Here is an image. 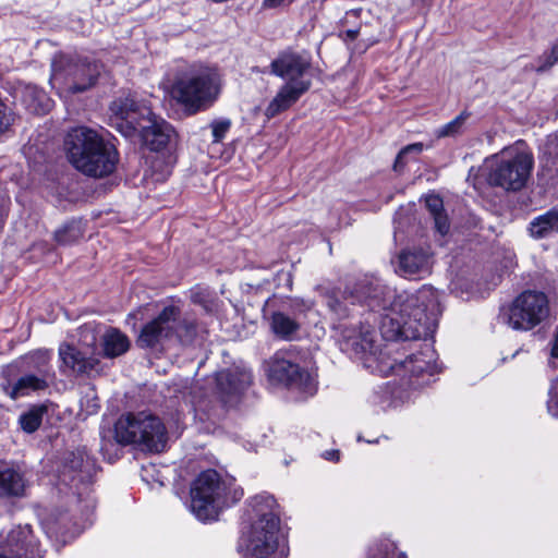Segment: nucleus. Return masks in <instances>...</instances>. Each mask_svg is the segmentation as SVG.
Returning a JSON list of instances; mask_svg holds the SVG:
<instances>
[{"label":"nucleus","mask_w":558,"mask_h":558,"mask_svg":"<svg viewBox=\"0 0 558 558\" xmlns=\"http://www.w3.org/2000/svg\"><path fill=\"white\" fill-rule=\"evenodd\" d=\"M337 322L340 350L381 376L402 377L411 388L432 383L440 372L430 341L440 314L439 295L430 286L396 293L367 277L344 290L319 287Z\"/></svg>","instance_id":"nucleus-1"},{"label":"nucleus","mask_w":558,"mask_h":558,"mask_svg":"<svg viewBox=\"0 0 558 558\" xmlns=\"http://www.w3.org/2000/svg\"><path fill=\"white\" fill-rule=\"evenodd\" d=\"M251 524L238 543V551L248 558H287V536L280 526L279 505L274 496L262 493L252 497Z\"/></svg>","instance_id":"nucleus-2"},{"label":"nucleus","mask_w":558,"mask_h":558,"mask_svg":"<svg viewBox=\"0 0 558 558\" xmlns=\"http://www.w3.org/2000/svg\"><path fill=\"white\" fill-rule=\"evenodd\" d=\"M110 124L125 137L138 135L151 150L165 148L174 135L173 128L156 117L145 101L134 95L121 96L110 105Z\"/></svg>","instance_id":"nucleus-3"},{"label":"nucleus","mask_w":558,"mask_h":558,"mask_svg":"<svg viewBox=\"0 0 558 558\" xmlns=\"http://www.w3.org/2000/svg\"><path fill=\"white\" fill-rule=\"evenodd\" d=\"M64 147L73 167L92 178L111 174L119 161L116 145L86 126L72 129L66 134Z\"/></svg>","instance_id":"nucleus-4"},{"label":"nucleus","mask_w":558,"mask_h":558,"mask_svg":"<svg viewBox=\"0 0 558 558\" xmlns=\"http://www.w3.org/2000/svg\"><path fill=\"white\" fill-rule=\"evenodd\" d=\"M533 166L532 154L510 146L485 158L478 169L471 168L466 180L476 187L480 177H483L490 186L518 192L526 185Z\"/></svg>","instance_id":"nucleus-5"},{"label":"nucleus","mask_w":558,"mask_h":558,"mask_svg":"<svg viewBox=\"0 0 558 558\" xmlns=\"http://www.w3.org/2000/svg\"><path fill=\"white\" fill-rule=\"evenodd\" d=\"M311 58L306 53L286 50L270 63V74L284 81L274 99L265 109V116L271 119L293 106L312 86L307 77Z\"/></svg>","instance_id":"nucleus-6"},{"label":"nucleus","mask_w":558,"mask_h":558,"mask_svg":"<svg viewBox=\"0 0 558 558\" xmlns=\"http://www.w3.org/2000/svg\"><path fill=\"white\" fill-rule=\"evenodd\" d=\"M190 508L194 515L203 522L216 520L225 507L241 500L243 489L232 477L222 478L215 470L202 472L191 485Z\"/></svg>","instance_id":"nucleus-7"},{"label":"nucleus","mask_w":558,"mask_h":558,"mask_svg":"<svg viewBox=\"0 0 558 558\" xmlns=\"http://www.w3.org/2000/svg\"><path fill=\"white\" fill-rule=\"evenodd\" d=\"M220 93L219 75L216 70L193 64L180 72L171 88L172 98L190 114L209 108Z\"/></svg>","instance_id":"nucleus-8"},{"label":"nucleus","mask_w":558,"mask_h":558,"mask_svg":"<svg viewBox=\"0 0 558 558\" xmlns=\"http://www.w3.org/2000/svg\"><path fill=\"white\" fill-rule=\"evenodd\" d=\"M114 438L121 445H138L143 450L160 452L167 445V430L158 416L126 413L114 424Z\"/></svg>","instance_id":"nucleus-9"},{"label":"nucleus","mask_w":558,"mask_h":558,"mask_svg":"<svg viewBox=\"0 0 558 558\" xmlns=\"http://www.w3.org/2000/svg\"><path fill=\"white\" fill-rule=\"evenodd\" d=\"M548 313L547 295L539 291L526 290L501 312L500 318L512 329L527 331L546 319Z\"/></svg>","instance_id":"nucleus-10"},{"label":"nucleus","mask_w":558,"mask_h":558,"mask_svg":"<svg viewBox=\"0 0 558 558\" xmlns=\"http://www.w3.org/2000/svg\"><path fill=\"white\" fill-rule=\"evenodd\" d=\"M100 74L96 62L72 60L64 56L56 57L51 64L50 82L72 94L83 93L93 87Z\"/></svg>","instance_id":"nucleus-11"},{"label":"nucleus","mask_w":558,"mask_h":558,"mask_svg":"<svg viewBox=\"0 0 558 558\" xmlns=\"http://www.w3.org/2000/svg\"><path fill=\"white\" fill-rule=\"evenodd\" d=\"M268 375L270 379L304 397L314 396L317 391L316 373L294 363L284 352H277L271 357Z\"/></svg>","instance_id":"nucleus-12"},{"label":"nucleus","mask_w":558,"mask_h":558,"mask_svg":"<svg viewBox=\"0 0 558 558\" xmlns=\"http://www.w3.org/2000/svg\"><path fill=\"white\" fill-rule=\"evenodd\" d=\"M179 308L166 306L157 317L145 324L136 339V344L142 349H157L166 341L174 337Z\"/></svg>","instance_id":"nucleus-13"},{"label":"nucleus","mask_w":558,"mask_h":558,"mask_svg":"<svg viewBox=\"0 0 558 558\" xmlns=\"http://www.w3.org/2000/svg\"><path fill=\"white\" fill-rule=\"evenodd\" d=\"M432 254L427 248H405L398 255L396 271L401 277L420 280L432 272Z\"/></svg>","instance_id":"nucleus-14"},{"label":"nucleus","mask_w":558,"mask_h":558,"mask_svg":"<svg viewBox=\"0 0 558 558\" xmlns=\"http://www.w3.org/2000/svg\"><path fill=\"white\" fill-rule=\"evenodd\" d=\"M215 381L220 400L228 404L251 385L252 374L250 371L239 367L223 369L216 374Z\"/></svg>","instance_id":"nucleus-15"},{"label":"nucleus","mask_w":558,"mask_h":558,"mask_svg":"<svg viewBox=\"0 0 558 558\" xmlns=\"http://www.w3.org/2000/svg\"><path fill=\"white\" fill-rule=\"evenodd\" d=\"M61 371L66 375H89L98 365V360L88 351L71 344L59 348Z\"/></svg>","instance_id":"nucleus-16"},{"label":"nucleus","mask_w":558,"mask_h":558,"mask_svg":"<svg viewBox=\"0 0 558 558\" xmlns=\"http://www.w3.org/2000/svg\"><path fill=\"white\" fill-rule=\"evenodd\" d=\"M94 469V460L84 449H77L76 451L70 452L65 458L61 475L62 481L66 482V476H69L71 483L76 480L78 482L89 481L93 476Z\"/></svg>","instance_id":"nucleus-17"},{"label":"nucleus","mask_w":558,"mask_h":558,"mask_svg":"<svg viewBox=\"0 0 558 558\" xmlns=\"http://www.w3.org/2000/svg\"><path fill=\"white\" fill-rule=\"evenodd\" d=\"M27 481L20 469H0V497L20 498L25 495Z\"/></svg>","instance_id":"nucleus-18"},{"label":"nucleus","mask_w":558,"mask_h":558,"mask_svg":"<svg viewBox=\"0 0 558 558\" xmlns=\"http://www.w3.org/2000/svg\"><path fill=\"white\" fill-rule=\"evenodd\" d=\"M49 383L50 381L36 374L28 373L20 377L13 385L8 379L7 383L2 384V387L12 399H17L20 397L27 396L33 391L45 390L48 388Z\"/></svg>","instance_id":"nucleus-19"},{"label":"nucleus","mask_w":558,"mask_h":558,"mask_svg":"<svg viewBox=\"0 0 558 558\" xmlns=\"http://www.w3.org/2000/svg\"><path fill=\"white\" fill-rule=\"evenodd\" d=\"M31 527L28 525L17 526L16 530H12L9 534V544L15 542L16 551L15 556H8L3 553H0V558H22V551L27 558V555H31V558H35L37 555L39 557L38 547L33 539L31 538Z\"/></svg>","instance_id":"nucleus-20"},{"label":"nucleus","mask_w":558,"mask_h":558,"mask_svg":"<svg viewBox=\"0 0 558 558\" xmlns=\"http://www.w3.org/2000/svg\"><path fill=\"white\" fill-rule=\"evenodd\" d=\"M21 93L22 102L29 112L44 114L50 110L51 99L43 88L27 84Z\"/></svg>","instance_id":"nucleus-21"},{"label":"nucleus","mask_w":558,"mask_h":558,"mask_svg":"<svg viewBox=\"0 0 558 558\" xmlns=\"http://www.w3.org/2000/svg\"><path fill=\"white\" fill-rule=\"evenodd\" d=\"M529 231L534 239L548 238L558 232V209L554 208L543 215L535 217L529 227Z\"/></svg>","instance_id":"nucleus-22"},{"label":"nucleus","mask_w":558,"mask_h":558,"mask_svg":"<svg viewBox=\"0 0 558 558\" xmlns=\"http://www.w3.org/2000/svg\"><path fill=\"white\" fill-rule=\"evenodd\" d=\"M51 355L48 351L38 350L24 357V363L33 374H36L48 381L54 378V372L50 364Z\"/></svg>","instance_id":"nucleus-23"},{"label":"nucleus","mask_w":558,"mask_h":558,"mask_svg":"<svg viewBox=\"0 0 558 558\" xmlns=\"http://www.w3.org/2000/svg\"><path fill=\"white\" fill-rule=\"evenodd\" d=\"M270 327L277 337L283 340H292L296 335L300 325L294 317H291L281 311H275L271 314Z\"/></svg>","instance_id":"nucleus-24"},{"label":"nucleus","mask_w":558,"mask_h":558,"mask_svg":"<svg viewBox=\"0 0 558 558\" xmlns=\"http://www.w3.org/2000/svg\"><path fill=\"white\" fill-rule=\"evenodd\" d=\"M128 337L118 329H110L104 335V351L106 356L116 357L129 350Z\"/></svg>","instance_id":"nucleus-25"},{"label":"nucleus","mask_w":558,"mask_h":558,"mask_svg":"<svg viewBox=\"0 0 558 558\" xmlns=\"http://www.w3.org/2000/svg\"><path fill=\"white\" fill-rule=\"evenodd\" d=\"M48 413V407L46 404H36L22 413L19 418L21 428L32 434L38 429L41 425L43 418Z\"/></svg>","instance_id":"nucleus-26"},{"label":"nucleus","mask_w":558,"mask_h":558,"mask_svg":"<svg viewBox=\"0 0 558 558\" xmlns=\"http://www.w3.org/2000/svg\"><path fill=\"white\" fill-rule=\"evenodd\" d=\"M471 113L466 110L462 111L454 119L449 121L448 123L439 126L435 131V136L437 138L451 137L456 138L461 136L466 131V123L470 119Z\"/></svg>","instance_id":"nucleus-27"},{"label":"nucleus","mask_w":558,"mask_h":558,"mask_svg":"<svg viewBox=\"0 0 558 558\" xmlns=\"http://www.w3.org/2000/svg\"><path fill=\"white\" fill-rule=\"evenodd\" d=\"M83 235L80 222H69L54 233V239L59 244L66 245L75 242Z\"/></svg>","instance_id":"nucleus-28"},{"label":"nucleus","mask_w":558,"mask_h":558,"mask_svg":"<svg viewBox=\"0 0 558 558\" xmlns=\"http://www.w3.org/2000/svg\"><path fill=\"white\" fill-rule=\"evenodd\" d=\"M191 301L201 305L206 312H211L215 307L214 293L205 287L196 286L191 290Z\"/></svg>","instance_id":"nucleus-29"},{"label":"nucleus","mask_w":558,"mask_h":558,"mask_svg":"<svg viewBox=\"0 0 558 558\" xmlns=\"http://www.w3.org/2000/svg\"><path fill=\"white\" fill-rule=\"evenodd\" d=\"M196 329L197 326L194 322H179V316L177 317V327L174 329V336L178 337L181 343H191L196 336Z\"/></svg>","instance_id":"nucleus-30"},{"label":"nucleus","mask_w":558,"mask_h":558,"mask_svg":"<svg viewBox=\"0 0 558 558\" xmlns=\"http://www.w3.org/2000/svg\"><path fill=\"white\" fill-rule=\"evenodd\" d=\"M396 545L390 539H383L369 548L367 558H395Z\"/></svg>","instance_id":"nucleus-31"},{"label":"nucleus","mask_w":558,"mask_h":558,"mask_svg":"<svg viewBox=\"0 0 558 558\" xmlns=\"http://www.w3.org/2000/svg\"><path fill=\"white\" fill-rule=\"evenodd\" d=\"M231 125L232 122L229 118L214 119L209 124L213 135V143L222 142L226 135L229 133Z\"/></svg>","instance_id":"nucleus-32"},{"label":"nucleus","mask_w":558,"mask_h":558,"mask_svg":"<svg viewBox=\"0 0 558 558\" xmlns=\"http://www.w3.org/2000/svg\"><path fill=\"white\" fill-rule=\"evenodd\" d=\"M424 149V145L422 143H413V144H410V145H407L405 147H403L397 158H396V161H395V170H398L399 168L403 167L404 165V158L410 155V154H415V155H418L423 151Z\"/></svg>","instance_id":"nucleus-33"},{"label":"nucleus","mask_w":558,"mask_h":558,"mask_svg":"<svg viewBox=\"0 0 558 558\" xmlns=\"http://www.w3.org/2000/svg\"><path fill=\"white\" fill-rule=\"evenodd\" d=\"M151 169H160L159 172L153 174L154 180L157 182L165 181L171 174V168L165 162L163 159L158 157L153 161Z\"/></svg>","instance_id":"nucleus-34"},{"label":"nucleus","mask_w":558,"mask_h":558,"mask_svg":"<svg viewBox=\"0 0 558 558\" xmlns=\"http://www.w3.org/2000/svg\"><path fill=\"white\" fill-rule=\"evenodd\" d=\"M432 217L434 219V225H435L436 231L442 236L446 235L450 229V222H449L448 216L444 211H441Z\"/></svg>","instance_id":"nucleus-35"},{"label":"nucleus","mask_w":558,"mask_h":558,"mask_svg":"<svg viewBox=\"0 0 558 558\" xmlns=\"http://www.w3.org/2000/svg\"><path fill=\"white\" fill-rule=\"evenodd\" d=\"M362 13V9H353L345 12L341 19L340 24L342 27H359V19Z\"/></svg>","instance_id":"nucleus-36"},{"label":"nucleus","mask_w":558,"mask_h":558,"mask_svg":"<svg viewBox=\"0 0 558 558\" xmlns=\"http://www.w3.org/2000/svg\"><path fill=\"white\" fill-rule=\"evenodd\" d=\"M425 205L428 209L430 216L439 214L444 211V203L442 199L437 195H428L425 198Z\"/></svg>","instance_id":"nucleus-37"},{"label":"nucleus","mask_w":558,"mask_h":558,"mask_svg":"<svg viewBox=\"0 0 558 558\" xmlns=\"http://www.w3.org/2000/svg\"><path fill=\"white\" fill-rule=\"evenodd\" d=\"M549 398L547 401L548 413L558 418V387H553L549 390Z\"/></svg>","instance_id":"nucleus-38"},{"label":"nucleus","mask_w":558,"mask_h":558,"mask_svg":"<svg viewBox=\"0 0 558 558\" xmlns=\"http://www.w3.org/2000/svg\"><path fill=\"white\" fill-rule=\"evenodd\" d=\"M312 305V302H306L303 300H290L284 308L290 310L293 314H296L311 310Z\"/></svg>","instance_id":"nucleus-39"},{"label":"nucleus","mask_w":558,"mask_h":558,"mask_svg":"<svg viewBox=\"0 0 558 558\" xmlns=\"http://www.w3.org/2000/svg\"><path fill=\"white\" fill-rule=\"evenodd\" d=\"M546 151L553 156V165L556 163V160H558V136H556L553 140H549Z\"/></svg>","instance_id":"nucleus-40"},{"label":"nucleus","mask_w":558,"mask_h":558,"mask_svg":"<svg viewBox=\"0 0 558 558\" xmlns=\"http://www.w3.org/2000/svg\"><path fill=\"white\" fill-rule=\"evenodd\" d=\"M292 1L293 0H264L262 8L265 10L277 9L284 5L286 3H291Z\"/></svg>","instance_id":"nucleus-41"},{"label":"nucleus","mask_w":558,"mask_h":558,"mask_svg":"<svg viewBox=\"0 0 558 558\" xmlns=\"http://www.w3.org/2000/svg\"><path fill=\"white\" fill-rule=\"evenodd\" d=\"M359 33L360 27H348L345 31L341 32L339 36L342 37L344 35L343 40L352 41L357 37Z\"/></svg>","instance_id":"nucleus-42"},{"label":"nucleus","mask_w":558,"mask_h":558,"mask_svg":"<svg viewBox=\"0 0 558 558\" xmlns=\"http://www.w3.org/2000/svg\"><path fill=\"white\" fill-rule=\"evenodd\" d=\"M558 62V44L551 48L550 53L547 57V64L553 65Z\"/></svg>","instance_id":"nucleus-43"},{"label":"nucleus","mask_w":558,"mask_h":558,"mask_svg":"<svg viewBox=\"0 0 558 558\" xmlns=\"http://www.w3.org/2000/svg\"><path fill=\"white\" fill-rule=\"evenodd\" d=\"M339 456L340 452L338 450H326L323 453L324 459L335 462L339 461Z\"/></svg>","instance_id":"nucleus-44"},{"label":"nucleus","mask_w":558,"mask_h":558,"mask_svg":"<svg viewBox=\"0 0 558 558\" xmlns=\"http://www.w3.org/2000/svg\"><path fill=\"white\" fill-rule=\"evenodd\" d=\"M16 372V366L15 365H8L5 367H3L2 369V374L3 376H11V375H14Z\"/></svg>","instance_id":"nucleus-45"},{"label":"nucleus","mask_w":558,"mask_h":558,"mask_svg":"<svg viewBox=\"0 0 558 558\" xmlns=\"http://www.w3.org/2000/svg\"><path fill=\"white\" fill-rule=\"evenodd\" d=\"M551 355L554 357H558V332L556 333L553 341Z\"/></svg>","instance_id":"nucleus-46"},{"label":"nucleus","mask_w":558,"mask_h":558,"mask_svg":"<svg viewBox=\"0 0 558 558\" xmlns=\"http://www.w3.org/2000/svg\"><path fill=\"white\" fill-rule=\"evenodd\" d=\"M196 411V416H198L201 420H203V409H202V405H197V408L195 409Z\"/></svg>","instance_id":"nucleus-47"},{"label":"nucleus","mask_w":558,"mask_h":558,"mask_svg":"<svg viewBox=\"0 0 558 558\" xmlns=\"http://www.w3.org/2000/svg\"><path fill=\"white\" fill-rule=\"evenodd\" d=\"M398 558H408L407 554L404 551H400L398 554Z\"/></svg>","instance_id":"nucleus-48"},{"label":"nucleus","mask_w":558,"mask_h":558,"mask_svg":"<svg viewBox=\"0 0 558 558\" xmlns=\"http://www.w3.org/2000/svg\"><path fill=\"white\" fill-rule=\"evenodd\" d=\"M204 414L206 415V418H208V420H213L214 418V415L210 414V413H204Z\"/></svg>","instance_id":"nucleus-49"}]
</instances>
